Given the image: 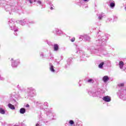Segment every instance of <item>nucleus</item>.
Here are the masks:
<instances>
[{
    "mask_svg": "<svg viewBox=\"0 0 126 126\" xmlns=\"http://www.w3.org/2000/svg\"><path fill=\"white\" fill-rule=\"evenodd\" d=\"M20 63V62L19 60L15 61L12 62V66L13 67H16Z\"/></svg>",
    "mask_w": 126,
    "mask_h": 126,
    "instance_id": "f257e3e1",
    "label": "nucleus"
},
{
    "mask_svg": "<svg viewBox=\"0 0 126 126\" xmlns=\"http://www.w3.org/2000/svg\"><path fill=\"white\" fill-rule=\"evenodd\" d=\"M102 100L105 101V102H110L111 101V97L109 96H105L102 98Z\"/></svg>",
    "mask_w": 126,
    "mask_h": 126,
    "instance_id": "f03ea898",
    "label": "nucleus"
},
{
    "mask_svg": "<svg viewBox=\"0 0 126 126\" xmlns=\"http://www.w3.org/2000/svg\"><path fill=\"white\" fill-rule=\"evenodd\" d=\"M124 62L120 61L119 63V67L121 68V69H123L124 65Z\"/></svg>",
    "mask_w": 126,
    "mask_h": 126,
    "instance_id": "7ed1b4c3",
    "label": "nucleus"
},
{
    "mask_svg": "<svg viewBox=\"0 0 126 126\" xmlns=\"http://www.w3.org/2000/svg\"><path fill=\"white\" fill-rule=\"evenodd\" d=\"M109 79L110 78H109V76H104L103 77V80L105 83L107 82Z\"/></svg>",
    "mask_w": 126,
    "mask_h": 126,
    "instance_id": "20e7f679",
    "label": "nucleus"
},
{
    "mask_svg": "<svg viewBox=\"0 0 126 126\" xmlns=\"http://www.w3.org/2000/svg\"><path fill=\"white\" fill-rule=\"evenodd\" d=\"M9 108H10V109H11L12 110H15V107H14V105L9 103L8 105Z\"/></svg>",
    "mask_w": 126,
    "mask_h": 126,
    "instance_id": "39448f33",
    "label": "nucleus"
},
{
    "mask_svg": "<svg viewBox=\"0 0 126 126\" xmlns=\"http://www.w3.org/2000/svg\"><path fill=\"white\" fill-rule=\"evenodd\" d=\"M25 112H26V110L24 108H22L20 110V114H25Z\"/></svg>",
    "mask_w": 126,
    "mask_h": 126,
    "instance_id": "423d86ee",
    "label": "nucleus"
},
{
    "mask_svg": "<svg viewBox=\"0 0 126 126\" xmlns=\"http://www.w3.org/2000/svg\"><path fill=\"white\" fill-rule=\"evenodd\" d=\"M54 51H58L59 50V45L54 44Z\"/></svg>",
    "mask_w": 126,
    "mask_h": 126,
    "instance_id": "0eeeda50",
    "label": "nucleus"
},
{
    "mask_svg": "<svg viewBox=\"0 0 126 126\" xmlns=\"http://www.w3.org/2000/svg\"><path fill=\"white\" fill-rule=\"evenodd\" d=\"M104 62H102L98 65L99 68H103V65H104Z\"/></svg>",
    "mask_w": 126,
    "mask_h": 126,
    "instance_id": "6e6552de",
    "label": "nucleus"
},
{
    "mask_svg": "<svg viewBox=\"0 0 126 126\" xmlns=\"http://www.w3.org/2000/svg\"><path fill=\"white\" fill-rule=\"evenodd\" d=\"M0 113L2 114V115H4L5 114V111L2 108H0Z\"/></svg>",
    "mask_w": 126,
    "mask_h": 126,
    "instance_id": "1a4fd4ad",
    "label": "nucleus"
},
{
    "mask_svg": "<svg viewBox=\"0 0 126 126\" xmlns=\"http://www.w3.org/2000/svg\"><path fill=\"white\" fill-rule=\"evenodd\" d=\"M50 70L51 71H52V72H55V69H54V66L53 65L50 66Z\"/></svg>",
    "mask_w": 126,
    "mask_h": 126,
    "instance_id": "9d476101",
    "label": "nucleus"
},
{
    "mask_svg": "<svg viewBox=\"0 0 126 126\" xmlns=\"http://www.w3.org/2000/svg\"><path fill=\"white\" fill-rule=\"evenodd\" d=\"M119 87H124L125 86V84L124 83H121L118 84Z\"/></svg>",
    "mask_w": 126,
    "mask_h": 126,
    "instance_id": "9b49d317",
    "label": "nucleus"
},
{
    "mask_svg": "<svg viewBox=\"0 0 126 126\" xmlns=\"http://www.w3.org/2000/svg\"><path fill=\"white\" fill-rule=\"evenodd\" d=\"M69 124H70V125H72L74 124V122H73V121L72 120H70L69 122Z\"/></svg>",
    "mask_w": 126,
    "mask_h": 126,
    "instance_id": "f8f14e48",
    "label": "nucleus"
},
{
    "mask_svg": "<svg viewBox=\"0 0 126 126\" xmlns=\"http://www.w3.org/2000/svg\"><path fill=\"white\" fill-rule=\"evenodd\" d=\"M115 6V3L112 2L110 3V7H114Z\"/></svg>",
    "mask_w": 126,
    "mask_h": 126,
    "instance_id": "ddd939ff",
    "label": "nucleus"
},
{
    "mask_svg": "<svg viewBox=\"0 0 126 126\" xmlns=\"http://www.w3.org/2000/svg\"><path fill=\"white\" fill-rule=\"evenodd\" d=\"M88 82H89V83L93 82H93H94L93 79H90L88 80Z\"/></svg>",
    "mask_w": 126,
    "mask_h": 126,
    "instance_id": "4468645a",
    "label": "nucleus"
},
{
    "mask_svg": "<svg viewBox=\"0 0 126 126\" xmlns=\"http://www.w3.org/2000/svg\"><path fill=\"white\" fill-rule=\"evenodd\" d=\"M71 42H74L75 41V37H73L70 40Z\"/></svg>",
    "mask_w": 126,
    "mask_h": 126,
    "instance_id": "2eb2a0df",
    "label": "nucleus"
},
{
    "mask_svg": "<svg viewBox=\"0 0 126 126\" xmlns=\"http://www.w3.org/2000/svg\"><path fill=\"white\" fill-rule=\"evenodd\" d=\"M102 17L99 16V17H98V19H99V20H101V19H102Z\"/></svg>",
    "mask_w": 126,
    "mask_h": 126,
    "instance_id": "dca6fc26",
    "label": "nucleus"
},
{
    "mask_svg": "<svg viewBox=\"0 0 126 126\" xmlns=\"http://www.w3.org/2000/svg\"><path fill=\"white\" fill-rule=\"evenodd\" d=\"M27 108H29V107H30V106L29 105V104H27L26 105Z\"/></svg>",
    "mask_w": 126,
    "mask_h": 126,
    "instance_id": "f3484780",
    "label": "nucleus"
},
{
    "mask_svg": "<svg viewBox=\"0 0 126 126\" xmlns=\"http://www.w3.org/2000/svg\"><path fill=\"white\" fill-rule=\"evenodd\" d=\"M50 9H51V10H53V9H54V8H53V7H51L50 8Z\"/></svg>",
    "mask_w": 126,
    "mask_h": 126,
    "instance_id": "a211bd4d",
    "label": "nucleus"
},
{
    "mask_svg": "<svg viewBox=\"0 0 126 126\" xmlns=\"http://www.w3.org/2000/svg\"><path fill=\"white\" fill-rule=\"evenodd\" d=\"M36 126H39V124H37L36 125Z\"/></svg>",
    "mask_w": 126,
    "mask_h": 126,
    "instance_id": "6ab92c4d",
    "label": "nucleus"
},
{
    "mask_svg": "<svg viewBox=\"0 0 126 126\" xmlns=\"http://www.w3.org/2000/svg\"><path fill=\"white\" fill-rule=\"evenodd\" d=\"M84 0V1H87V0Z\"/></svg>",
    "mask_w": 126,
    "mask_h": 126,
    "instance_id": "aec40b11",
    "label": "nucleus"
},
{
    "mask_svg": "<svg viewBox=\"0 0 126 126\" xmlns=\"http://www.w3.org/2000/svg\"><path fill=\"white\" fill-rule=\"evenodd\" d=\"M12 61H13V59H12Z\"/></svg>",
    "mask_w": 126,
    "mask_h": 126,
    "instance_id": "412c9836",
    "label": "nucleus"
}]
</instances>
